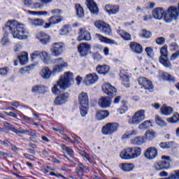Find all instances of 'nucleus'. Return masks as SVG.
I'll return each instance as SVG.
<instances>
[{"mask_svg": "<svg viewBox=\"0 0 179 179\" xmlns=\"http://www.w3.org/2000/svg\"><path fill=\"white\" fill-rule=\"evenodd\" d=\"M3 30H9L13 34V37L18 40H26L29 37V31H27L24 24L17 20H8L6 23Z\"/></svg>", "mask_w": 179, "mask_h": 179, "instance_id": "nucleus-1", "label": "nucleus"}, {"mask_svg": "<svg viewBox=\"0 0 179 179\" xmlns=\"http://www.w3.org/2000/svg\"><path fill=\"white\" fill-rule=\"evenodd\" d=\"M73 80V73L71 72H66L52 88V92L55 94H59L63 90L69 87L71 81Z\"/></svg>", "mask_w": 179, "mask_h": 179, "instance_id": "nucleus-2", "label": "nucleus"}, {"mask_svg": "<svg viewBox=\"0 0 179 179\" xmlns=\"http://www.w3.org/2000/svg\"><path fill=\"white\" fill-rule=\"evenodd\" d=\"M78 104L80 105V112L82 117L87 115L89 110V95L86 92H81L78 95Z\"/></svg>", "mask_w": 179, "mask_h": 179, "instance_id": "nucleus-3", "label": "nucleus"}, {"mask_svg": "<svg viewBox=\"0 0 179 179\" xmlns=\"http://www.w3.org/2000/svg\"><path fill=\"white\" fill-rule=\"evenodd\" d=\"M145 111L143 109L137 110L134 113L132 117H130L128 120V124L129 125H139L141 122L145 121L146 119Z\"/></svg>", "mask_w": 179, "mask_h": 179, "instance_id": "nucleus-4", "label": "nucleus"}, {"mask_svg": "<svg viewBox=\"0 0 179 179\" xmlns=\"http://www.w3.org/2000/svg\"><path fill=\"white\" fill-rule=\"evenodd\" d=\"M179 17L178 8L174 6H171L166 10L165 22L171 23L173 20H177Z\"/></svg>", "mask_w": 179, "mask_h": 179, "instance_id": "nucleus-5", "label": "nucleus"}, {"mask_svg": "<svg viewBox=\"0 0 179 179\" xmlns=\"http://www.w3.org/2000/svg\"><path fill=\"white\" fill-rule=\"evenodd\" d=\"M37 58H41L44 64H51V59H50V55L45 51L40 52L38 50L34 51L33 53L31 54V61H36Z\"/></svg>", "mask_w": 179, "mask_h": 179, "instance_id": "nucleus-6", "label": "nucleus"}, {"mask_svg": "<svg viewBox=\"0 0 179 179\" xmlns=\"http://www.w3.org/2000/svg\"><path fill=\"white\" fill-rule=\"evenodd\" d=\"M168 46L167 45H164L162 48H161L160 50V54L161 57H159V62L165 68H171V63L170 61H169V57H167L169 54V51L167 50Z\"/></svg>", "mask_w": 179, "mask_h": 179, "instance_id": "nucleus-7", "label": "nucleus"}, {"mask_svg": "<svg viewBox=\"0 0 179 179\" xmlns=\"http://www.w3.org/2000/svg\"><path fill=\"white\" fill-rule=\"evenodd\" d=\"M118 128H120V124L117 122L107 123L102 127L101 132L103 135H113L118 131Z\"/></svg>", "mask_w": 179, "mask_h": 179, "instance_id": "nucleus-8", "label": "nucleus"}, {"mask_svg": "<svg viewBox=\"0 0 179 179\" xmlns=\"http://www.w3.org/2000/svg\"><path fill=\"white\" fill-rule=\"evenodd\" d=\"M137 81L140 86H141V89L147 90L149 92V93H152V92L155 90V87L153 86V83H152L150 80H148L145 77H140L138 78Z\"/></svg>", "mask_w": 179, "mask_h": 179, "instance_id": "nucleus-9", "label": "nucleus"}, {"mask_svg": "<svg viewBox=\"0 0 179 179\" xmlns=\"http://www.w3.org/2000/svg\"><path fill=\"white\" fill-rule=\"evenodd\" d=\"M53 64H55L52 68L53 73H59V72H62L64 68H66V66H68V63L64 61L62 57L54 59Z\"/></svg>", "mask_w": 179, "mask_h": 179, "instance_id": "nucleus-10", "label": "nucleus"}, {"mask_svg": "<svg viewBox=\"0 0 179 179\" xmlns=\"http://www.w3.org/2000/svg\"><path fill=\"white\" fill-rule=\"evenodd\" d=\"M65 45L61 42L55 43L50 47V52L53 57H59L62 55Z\"/></svg>", "mask_w": 179, "mask_h": 179, "instance_id": "nucleus-11", "label": "nucleus"}, {"mask_svg": "<svg viewBox=\"0 0 179 179\" xmlns=\"http://www.w3.org/2000/svg\"><path fill=\"white\" fill-rule=\"evenodd\" d=\"M162 159H166L162 162H157L155 164V169L157 171H160L161 170H167L170 169V157L162 156Z\"/></svg>", "mask_w": 179, "mask_h": 179, "instance_id": "nucleus-12", "label": "nucleus"}, {"mask_svg": "<svg viewBox=\"0 0 179 179\" xmlns=\"http://www.w3.org/2000/svg\"><path fill=\"white\" fill-rule=\"evenodd\" d=\"M94 26L98 28L101 33H103V34H106V36H110V34H111V28L108 24L99 20L94 23Z\"/></svg>", "mask_w": 179, "mask_h": 179, "instance_id": "nucleus-13", "label": "nucleus"}, {"mask_svg": "<svg viewBox=\"0 0 179 179\" xmlns=\"http://www.w3.org/2000/svg\"><path fill=\"white\" fill-rule=\"evenodd\" d=\"M102 90L108 97L112 98L114 97V96H117V89L110 83L103 84L102 85Z\"/></svg>", "mask_w": 179, "mask_h": 179, "instance_id": "nucleus-14", "label": "nucleus"}, {"mask_svg": "<svg viewBox=\"0 0 179 179\" xmlns=\"http://www.w3.org/2000/svg\"><path fill=\"white\" fill-rule=\"evenodd\" d=\"M64 20V18L61 15H53L48 19V23H45L44 25V29H50L54 24H58Z\"/></svg>", "mask_w": 179, "mask_h": 179, "instance_id": "nucleus-15", "label": "nucleus"}, {"mask_svg": "<svg viewBox=\"0 0 179 179\" xmlns=\"http://www.w3.org/2000/svg\"><path fill=\"white\" fill-rule=\"evenodd\" d=\"M99 81V76L95 73L87 75L84 78V83L87 86H92Z\"/></svg>", "mask_w": 179, "mask_h": 179, "instance_id": "nucleus-16", "label": "nucleus"}, {"mask_svg": "<svg viewBox=\"0 0 179 179\" xmlns=\"http://www.w3.org/2000/svg\"><path fill=\"white\" fill-rule=\"evenodd\" d=\"M152 16L158 20H161L163 17L164 20H166V10L162 7L156 8L152 10Z\"/></svg>", "mask_w": 179, "mask_h": 179, "instance_id": "nucleus-17", "label": "nucleus"}, {"mask_svg": "<svg viewBox=\"0 0 179 179\" xmlns=\"http://www.w3.org/2000/svg\"><path fill=\"white\" fill-rule=\"evenodd\" d=\"M92 46L87 43H82L78 46V50L80 57H86L89 54Z\"/></svg>", "mask_w": 179, "mask_h": 179, "instance_id": "nucleus-18", "label": "nucleus"}, {"mask_svg": "<svg viewBox=\"0 0 179 179\" xmlns=\"http://www.w3.org/2000/svg\"><path fill=\"white\" fill-rule=\"evenodd\" d=\"M144 156L145 159H148V160H154V159L157 157V149L155 147L148 148L145 150Z\"/></svg>", "mask_w": 179, "mask_h": 179, "instance_id": "nucleus-19", "label": "nucleus"}, {"mask_svg": "<svg viewBox=\"0 0 179 179\" xmlns=\"http://www.w3.org/2000/svg\"><path fill=\"white\" fill-rule=\"evenodd\" d=\"M90 40H92L90 32L85 28L80 29V35L78 37V41H90Z\"/></svg>", "mask_w": 179, "mask_h": 179, "instance_id": "nucleus-20", "label": "nucleus"}, {"mask_svg": "<svg viewBox=\"0 0 179 179\" xmlns=\"http://www.w3.org/2000/svg\"><path fill=\"white\" fill-rule=\"evenodd\" d=\"M85 4L91 13L93 15H97V13H99V7H97V4L94 2V1L86 0Z\"/></svg>", "mask_w": 179, "mask_h": 179, "instance_id": "nucleus-21", "label": "nucleus"}, {"mask_svg": "<svg viewBox=\"0 0 179 179\" xmlns=\"http://www.w3.org/2000/svg\"><path fill=\"white\" fill-rule=\"evenodd\" d=\"M98 104L101 108H108L111 106V98L102 96L99 99Z\"/></svg>", "mask_w": 179, "mask_h": 179, "instance_id": "nucleus-22", "label": "nucleus"}, {"mask_svg": "<svg viewBox=\"0 0 179 179\" xmlns=\"http://www.w3.org/2000/svg\"><path fill=\"white\" fill-rule=\"evenodd\" d=\"M69 99V94L64 93L63 94L59 95L55 99V104L56 106H61V104H65L68 99Z\"/></svg>", "mask_w": 179, "mask_h": 179, "instance_id": "nucleus-23", "label": "nucleus"}, {"mask_svg": "<svg viewBox=\"0 0 179 179\" xmlns=\"http://www.w3.org/2000/svg\"><path fill=\"white\" fill-rule=\"evenodd\" d=\"M131 152L132 150L131 148H127L120 152V157L124 160H132Z\"/></svg>", "mask_w": 179, "mask_h": 179, "instance_id": "nucleus-24", "label": "nucleus"}, {"mask_svg": "<svg viewBox=\"0 0 179 179\" xmlns=\"http://www.w3.org/2000/svg\"><path fill=\"white\" fill-rule=\"evenodd\" d=\"M120 76L123 82L124 86H125V87H129V75H128V73L125 72L124 70H120Z\"/></svg>", "mask_w": 179, "mask_h": 179, "instance_id": "nucleus-25", "label": "nucleus"}, {"mask_svg": "<svg viewBox=\"0 0 179 179\" xmlns=\"http://www.w3.org/2000/svg\"><path fill=\"white\" fill-rule=\"evenodd\" d=\"M130 48L133 52H135L136 54H142V52H143V48H142V45L136 42H131Z\"/></svg>", "mask_w": 179, "mask_h": 179, "instance_id": "nucleus-26", "label": "nucleus"}, {"mask_svg": "<svg viewBox=\"0 0 179 179\" xmlns=\"http://www.w3.org/2000/svg\"><path fill=\"white\" fill-rule=\"evenodd\" d=\"M130 143L132 145H136L137 146H141V145L146 143V137L141 136H136L130 140Z\"/></svg>", "mask_w": 179, "mask_h": 179, "instance_id": "nucleus-27", "label": "nucleus"}, {"mask_svg": "<svg viewBox=\"0 0 179 179\" xmlns=\"http://www.w3.org/2000/svg\"><path fill=\"white\" fill-rule=\"evenodd\" d=\"M37 38L42 44H47L50 43V36L44 32H39L37 34Z\"/></svg>", "mask_w": 179, "mask_h": 179, "instance_id": "nucleus-28", "label": "nucleus"}, {"mask_svg": "<svg viewBox=\"0 0 179 179\" xmlns=\"http://www.w3.org/2000/svg\"><path fill=\"white\" fill-rule=\"evenodd\" d=\"M105 10L108 13V15H117V13L120 12V8L118 6L106 5L105 6Z\"/></svg>", "mask_w": 179, "mask_h": 179, "instance_id": "nucleus-29", "label": "nucleus"}, {"mask_svg": "<svg viewBox=\"0 0 179 179\" xmlns=\"http://www.w3.org/2000/svg\"><path fill=\"white\" fill-rule=\"evenodd\" d=\"M96 71L99 73V75L106 76L110 72V67L106 64L99 65L96 67Z\"/></svg>", "mask_w": 179, "mask_h": 179, "instance_id": "nucleus-30", "label": "nucleus"}, {"mask_svg": "<svg viewBox=\"0 0 179 179\" xmlns=\"http://www.w3.org/2000/svg\"><path fill=\"white\" fill-rule=\"evenodd\" d=\"M137 135H138L137 129L129 130V131H127L122 136V139H132V138H134V136H136Z\"/></svg>", "mask_w": 179, "mask_h": 179, "instance_id": "nucleus-31", "label": "nucleus"}, {"mask_svg": "<svg viewBox=\"0 0 179 179\" xmlns=\"http://www.w3.org/2000/svg\"><path fill=\"white\" fill-rule=\"evenodd\" d=\"M29 24H31V26H43V24L44 23V20L40 19V18H29L28 20Z\"/></svg>", "mask_w": 179, "mask_h": 179, "instance_id": "nucleus-32", "label": "nucleus"}, {"mask_svg": "<svg viewBox=\"0 0 179 179\" xmlns=\"http://www.w3.org/2000/svg\"><path fill=\"white\" fill-rule=\"evenodd\" d=\"M120 167L122 171H125L127 173L129 171H132L134 170V168L135 167V165L131 163H124L120 165Z\"/></svg>", "mask_w": 179, "mask_h": 179, "instance_id": "nucleus-33", "label": "nucleus"}, {"mask_svg": "<svg viewBox=\"0 0 179 179\" xmlns=\"http://www.w3.org/2000/svg\"><path fill=\"white\" fill-rule=\"evenodd\" d=\"M131 159H137L142 155V149L139 147L131 148Z\"/></svg>", "mask_w": 179, "mask_h": 179, "instance_id": "nucleus-34", "label": "nucleus"}, {"mask_svg": "<svg viewBox=\"0 0 179 179\" xmlns=\"http://www.w3.org/2000/svg\"><path fill=\"white\" fill-rule=\"evenodd\" d=\"M156 136H157V133H156V131L154 130H147L144 138H145V141H153Z\"/></svg>", "mask_w": 179, "mask_h": 179, "instance_id": "nucleus-35", "label": "nucleus"}, {"mask_svg": "<svg viewBox=\"0 0 179 179\" xmlns=\"http://www.w3.org/2000/svg\"><path fill=\"white\" fill-rule=\"evenodd\" d=\"M117 32L122 37V38H123V40H125V41H131L132 40L131 38V34L123 29H117Z\"/></svg>", "mask_w": 179, "mask_h": 179, "instance_id": "nucleus-36", "label": "nucleus"}, {"mask_svg": "<svg viewBox=\"0 0 179 179\" xmlns=\"http://www.w3.org/2000/svg\"><path fill=\"white\" fill-rule=\"evenodd\" d=\"M52 73V71H51L48 67H44L41 70V76L43 78V79H50Z\"/></svg>", "mask_w": 179, "mask_h": 179, "instance_id": "nucleus-37", "label": "nucleus"}, {"mask_svg": "<svg viewBox=\"0 0 179 179\" xmlns=\"http://www.w3.org/2000/svg\"><path fill=\"white\" fill-rule=\"evenodd\" d=\"M160 110H161L162 114L166 116L171 115V114L174 113L173 108L170 106H166L165 105H163Z\"/></svg>", "mask_w": 179, "mask_h": 179, "instance_id": "nucleus-38", "label": "nucleus"}, {"mask_svg": "<svg viewBox=\"0 0 179 179\" xmlns=\"http://www.w3.org/2000/svg\"><path fill=\"white\" fill-rule=\"evenodd\" d=\"M62 148L63 150H65L68 155H66V159L72 162V159H73V150L71 148L66 147V145H62Z\"/></svg>", "mask_w": 179, "mask_h": 179, "instance_id": "nucleus-39", "label": "nucleus"}, {"mask_svg": "<svg viewBox=\"0 0 179 179\" xmlns=\"http://www.w3.org/2000/svg\"><path fill=\"white\" fill-rule=\"evenodd\" d=\"M95 37L96 38H99V40L102 43H106L107 44H115V43L114 41L106 37H104L100 34H96Z\"/></svg>", "mask_w": 179, "mask_h": 179, "instance_id": "nucleus-40", "label": "nucleus"}, {"mask_svg": "<svg viewBox=\"0 0 179 179\" xmlns=\"http://www.w3.org/2000/svg\"><path fill=\"white\" fill-rule=\"evenodd\" d=\"M19 59L21 65L29 64V54H27V52H23L22 55L19 57Z\"/></svg>", "mask_w": 179, "mask_h": 179, "instance_id": "nucleus-41", "label": "nucleus"}, {"mask_svg": "<svg viewBox=\"0 0 179 179\" xmlns=\"http://www.w3.org/2000/svg\"><path fill=\"white\" fill-rule=\"evenodd\" d=\"M108 117V111L107 110H100L96 113L97 120L101 121V120H104Z\"/></svg>", "mask_w": 179, "mask_h": 179, "instance_id": "nucleus-42", "label": "nucleus"}, {"mask_svg": "<svg viewBox=\"0 0 179 179\" xmlns=\"http://www.w3.org/2000/svg\"><path fill=\"white\" fill-rule=\"evenodd\" d=\"M76 10L78 17H83L85 16V10L80 4H76Z\"/></svg>", "mask_w": 179, "mask_h": 179, "instance_id": "nucleus-43", "label": "nucleus"}, {"mask_svg": "<svg viewBox=\"0 0 179 179\" xmlns=\"http://www.w3.org/2000/svg\"><path fill=\"white\" fill-rule=\"evenodd\" d=\"M152 127V122L150 120H145L143 123L140 124L138 127V129H148Z\"/></svg>", "mask_w": 179, "mask_h": 179, "instance_id": "nucleus-44", "label": "nucleus"}, {"mask_svg": "<svg viewBox=\"0 0 179 179\" xmlns=\"http://www.w3.org/2000/svg\"><path fill=\"white\" fill-rule=\"evenodd\" d=\"M139 35L142 38H150L152 37V32L146 29H143L140 31Z\"/></svg>", "mask_w": 179, "mask_h": 179, "instance_id": "nucleus-45", "label": "nucleus"}, {"mask_svg": "<svg viewBox=\"0 0 179 179\" xmlns=\"http://www.w3.org/2000/svg\"><path fill=\"white\" fill-rule=\"evenodd\" d=\"M155 122L159 127H167V123L159 115L155 116Z\"/></svg>", "mask_w": 179, "mask_h": 179, "instance_id": "nucleus-46", "label": "nucleus"}, {"mask_svg": "<svg viewBox=\"0 0 179 179\" xmlns=\"http://www.w3.org/2000/svg\"><path fill=\"white\" fill-rule=\"evenodd\" d=\"M168 122L170 124H177L179 121V114L178 113H174L173 117H169L167 119Z\"/></svg>", "mask_w": 179, "mask_h": 179, "instance_id": "nucleus-47", "label": "nucleus"}, {"mask_svg": "<svg viewBox=\"0 0 179 179\" xmlns=\"http://www.w3.org/2000/svg\"><path fill=\"white\" fill-rule=\"evenodd\" d=\"M44 90V86L42 85H35L32 87L31 92L32 93H43V91Z\"/></svg>", "mask_w": 179, "mask_h": 179, "instance_id": "nucleus-48", "label": "nucleus"}, {"mask_svg": "<svg viewBox=\"0 0 179 179\" xmlns=\"http://www.w3.org/2000/svg\"><path fill=\"white\" fill-rule=\"evenodd\" d=\"M28 13H29V15H36V16H47V15H48V11H31V10H29Z\"/></svg>", "mask_w": 179, "mask_h": 179, "instance_id": "nucleus-49", "label": "nucleus"}, {"mask_svg": "<svg viewBox=\"0 0 179 179\" xmlns=\"http://www.w3.org/2000/svg\"><path fill=\"white\" fill-rule=\"evenodd\" d=\"M127 111H128V106L125 103H123L121 107L117 109L119 114H125Z\"/></svg>", "mask_w": 179, "mask_h": 179, "instance_id": "nucleus-50", "label": "nucleus"}, {"mask_svg": "<svg viewBox=\"0 0 179 179\" xmlns=\"http://www.w3.org/2000/svg\"><path fill=\"white\" fill-rule=\"evenodd\" d=\"M69 33V26L64 25L62 27V29L59 30V34L61 36H66Z\"/></svg>", "mask_w": 179, "mask_h": 179, "instance_id": "nucleus-51", "label": "nucleus"}, {"mask_svg": "<svg viewBox=\"0 0 179 179\" xmlns=\"http://www.w3.org/2000/svg\"><path fill=\"white\" fill-rule=\"evenodd\" d=\"M159 146L162 149H170L173 146V142H162L159 143Z\"/></svg>", "mask_w": 179, "mask_h": 179, "instance_id": "nucleus-52", "label": "nucleus"}, {"mask_svg": "<svg viewBox=\"0 0 179 179\" xmlns=\"http://www.w3.org/2000/svg\"><path fill=\"white\" fill-rule=\"evenodd\" d=\"M145 52L150 58H153V57H155V52H153V48L152 47L145 48Z\"/></svg>", "mask_w": 179, "mask_h": 179, "instance_id": "nucleus-53", "label": "nucleus"}, {"mask_svg": "<svg viewBox=\"0 0 179 179\" xmlns=\"http://www.w3.org/2000/svg\"><path fill=\"white\" fill-rule=\"evenodd\" d=\"M162 79H164V80H169V82H171V80H174V77L170 76V74L167 73H164L162 74Z\"/></svg>", "mask_w": 179, "mask_h": 179, "instance_id": "nucleus-54", "label": "nucleus"}, {"mask_svg": "<svg viewBox=\"0 0 179 179\" xmlns=\"http://www.w3.org/2000/svg\"><path fill=\"white\" fill-rule=\"evenodd\" d=\"M9 43V38H8V34H4L3 37L1 40L2 45H8Z\"/></svg>", "mask_w": 179, "mask_h": 179, "instance_id": "nucleus-55", "label": "nucleus"}, {"mask_svg": "<svg viewBox=\"0 0 179 179\" xmlns=\"http://www.w3.org/2000/svg\"><path fill=\"white\" fill-rule=\"evenodd\" d=\"M31 69V66H26L20 69L19 73H21V75H24V73H27V72H29V71H30Z\"/></svg>", "mask_w": 179, "mask_h": 179, "instance_id": "nucleus-56", "label": "nucleus"}, {"mask_svg": "<svg viewBox=\"0 0 179 179\" xmlns=\"http://www.w3.org/2000/svg\"><path fill=\"white\" fill-rule=\"evenodd\" d=\"M166 43V38L164 37H159L156 39V43L158 44V45H163Z\"/></svg>", "mask_w": 179, "mask_h": 179, "instance_id": "nucleus-57", "label": "nucleus"}, {"mask_svg": "<svg viewBox=\"0 0 179 179\" xmlns=\"http://www.w3.org/2000/svg\"><path fill=\"white\" fill-rule=\"evenodd\" d=\"M169 48H171V51H176V50L179 49V46L176 42H173L169 45Z\"/></svg>", "mask_w": 179, "mask_h": 179, "instance_id": "nucleus-58", "label": "nucleus"}, {"mask_svg": "<svg viewBox=\"0 0 179 179\" xmlns=\"http://www.w3.org/2000/svg\"><path fill=\"white\" fill-rule=\"evenodd\" d=\"M8 72H9V69L8 67H3L0 69V75L5 76V75H8Z\"/></svg>", "mask_w": 179, "mask_h": 179, "instance_id": "nucleus-59", "label": "nucleus"}, {"mask_svg": "<svg viewBox=\"0 0 179 179\" xmlns=\"http://www.w3.org/2000/svg\"><path fill=\"white\" fill-rule=\"evenodd\" d=\"M81 156H83V157H84L85 159H86L88 162H90V163H93L92 162V159H90V157L89 156V154L86 153L85 152H82L80 153Z\"/></svg>", "mask_w": 179, "mask_h": 179, "instance_id": "nucleus-60", "label": "nucleus"}, {"mask_svg": "<svg viewBox=\"0 0 179 179\" xmlns=\"http://www.w3.org/2000/svg\"><path fill=\"white\" fill-rule=\"evenodd\" d=\"M92 57L94 61H100L101 59V56L99 54V52H95L92 54Z\"/></svg>", "mask_w": 179, "mask_h": 179, "instance_id": "nucleus-61", "label": "nucleus"}, {"mask_svg": "<svg viewBox=\"0 0 179 179\" xmlns=\"http://www.w3.org/2000/svg\"><path fill=\"white\" fill-rule=\"evenodd\" d=\"M22 2L24 3V5L25 6H33L34 2L32 1V0H22Z\"/></svg>", "mask_w": 179, "mask_h": 179, "instance_id": "nucleus-62", "label": "nucleus"}, {"mask_svg": "<svg viewBox=\"0 0 179 179\" xmlns=\"http://www.w3.org/2000/svg\"><path fill=\"white\" fill-rule=\"evenodd\" d=\"M179 57V50H177L175 53H173L171 57V61H176L177 58Z\"/></svg>", "mask_w": 179, "mask_h": 179, "instance_id": "nucleus-63", "label": "nucleus"}, {"mask_svg": "<svg viewBox=\"0 0 179 179\" xmlns=\"http://www.w3.org/2000/svg\"><path fill=\"white\" fill-rule=\"evenodd\" d=\"M171 176L173 179H179V170L174 171Z\"/></svg>", "mask_w": 179, "mask_h": 179, "instance_id": "nucleus-64", "label": "nucleus"}]
</instances>
